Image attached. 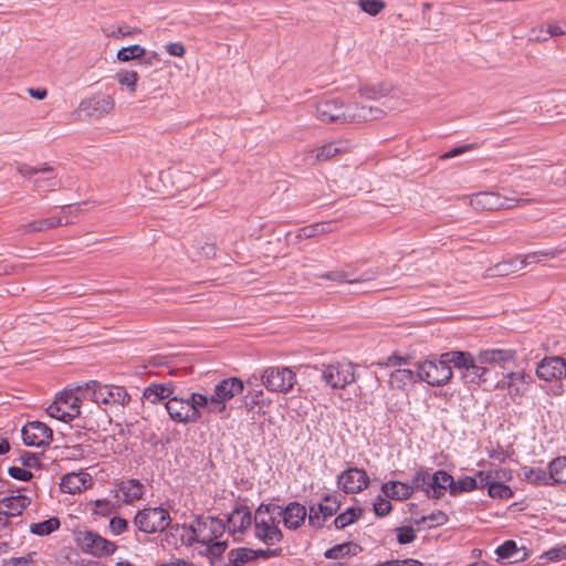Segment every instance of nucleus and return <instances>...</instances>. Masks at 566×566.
Segmentation results:
<instances>
[{
    "label": "nucleus",
    "mask_w": 566,
    "mask_h": 566,
    "mask_svg": "<svg viewBox=\"0 0 566 566\" xmlns=\"http://www.w3.org/2000/svg\"><path fill=\"white\" fill-rule=\"evenodd\" d=\"M453 350L441 355H430L422 363H418V378L431 387H441L449 384L453 377Z\"/></svg>",
    "instance_id": "nucleus-1"
},
{
    "label": "nucleus",
    "mask_w": 566,
    "mask_h": 566,
    "mask_svg": "<svg viewBox=\"0 0 566 566\" xmlns=\"http://www.w3.org/2000/svg\"><path fill=\"white\" fill-rule=\"evenodd\" d=\"M277 509V504L261 503L254 512V536L266 546L277 545L284 539V534L279 527L280 520L275 513Z\"/></svg>",
    "instance_id": "nucleus-2"
},
{
    "label": "nucleus",
    "mask_w": 566,
    "mask_h": 566,
    "mask_svg": "<svg viewBox=\"0 0 566 566\" xmlns=\"http://www.w3.org/2000/svg\"><path fill=\"white\" fill-rule=\"evenodd\" d=\"M451 359H454V368L460 371L467 387H481L488 381L490 368L479 361L480 352L474 355L468 350H453Z\"/></svg>",
    "instance_id": "nucleus-3"
},
{
    "label": "nucleus",
    "mask_w": 566,
    "mask_h": 566,
    "mask_svg": "<svg viewBox=\"0 0 566 566\" xmlns=\"http://www.w3.org/2000/svg\"><path fill=\"white\" fill-rule=\"evenodd\" d=\"M84 397L90 398L97 405H117L125 407L129 403L132 397L127 389L117 385H104L97 380H90L83 386H77Z\"/></svg>",
    "instance_id": "nucleus-4"
},
{
    "label": "nucleus",
    "mask_w": 566,
    "mask_h": 566,
    "mask_svg": "<svg viewBox=\"0 0 566 566\" xmlns=\"http://www.w3.org/2000/svg\"><path fill=\"white\" fill-rule=\"evenodd\" d=\"M413 488L422 492L428 499L438 501L447 491L450 492L452 475L444 470H437L430 473L427 469L420 468L412 476Z\"/></svg>",
    "instance_id": "nucleus-5"
},
{
    "label": "nucleus",
    "mask_w": 566,
    "mask_h": 566,
    "mask_svg": "<svg viewBox=\"0 0 566 566\" xmlns=\"http://www.w3.org/2000/svg\"><path fill=\"white\" fill-rule=\"evenodd\" d=\"M76 389L63 390L56 395L55 400L46 408V413L63 422H70L81 415V399Z\"/></svg>",
    "instance_id": "nucleus-6"
},
{
    "label": "nucleus",
    "mask_w": 566,
    "mask_h": 566,
    "mask_svg": "<svg viewBox=\"0 0 566 566\" xmlns=\"http://www.w3.org/2000/svg\"><path fill=\"white\" fill-rule=\"evenodd\" d=\"M171 523L169 512L163 506L146 507L137 511L134 524L145 534L164 532Z\"/></svg>",
    "instance_id": "nucleus-7"
},
{
    "label": "nucleus",
    "mask_w": 566,
    "mask_h": 566,
    "mask_svg": "<svg viewBox=\"0 0 566 566\" xmlns=\"http://www.w3.org/2000/svg\"><path fill=\"white\" fill-rule=\"evenodd\" d=\"M384 87L377 90L375 86L364 88V94L369 101L350 105L349 123L376 120L386 115V111L380 108L376 103L377 95H385Z\"/></svg>",
    "instance_id": "nucleus-8"
},
{
    "label": "nucleus",
    "mask_w": 566,
    "mask_h": 566,
    "mask_svg": "<svg viewBox=\"0 0 566 566\" xmlns=\"http://www.w3.org/2000/svg\"><path fill=\"white\" fill-rule=\"evenodd\" d=\"M350 105H345L340 97L327 96L315 104V115L317 119L325 124H345L349 123Z\"/></svg>",
    "instance_id": "nucleus-9"
},
{
    "label": "nucleus",
    "mask_w": 566,
    "mask_h": 566,
    "mask_svg": "<svg viewBox=\"0 0 566 566\" xmlns=\"http://www.w3.org/2000/svg\"><path fill=\"white\" fill-rule=\"evenodd\" d=\"M321 379L332 389H345L356 380L355 366L349 361L323 365Z\"/></svg>",
    "instance_id": "nucleus-10"
},
{
    "label": "nucleus",
    "mask_w": 566,
    "mask_h": 566,
    "mask_svg": "<svg viewBox=\"0 0 566 566\" xmlns=\"http://www.w3.org/2000/svg\"><path fill=\"white\" fill-rule=\"evenodd\" d=\"M115 107V101L111 95L96 93L83 98L75 114L81 119H99L109 114Z\"/></svg>",
    "instance_id": "nucleus-11"
},
{
    "label": "nucleus",
    "mask_w": 566,
    "mask_h": 566,
    "mask_svg": "<svg viewBox=\"0 0 566 566\" xmlns=\"http://www.w3.org/2000/svg\"><path fill=\"white\" fill-rule=\"evenodd\" d=\"M263 386L271 392L287 394L297 382L296 374L289 367L271 366L262 371Z\"/></svg>",
    "instance_id": "nucleus-12"
},
{
    "label": "nucleus",
    "mask_w": 566,
    "mask_h": 566,
    "mask_svg": "<svg viewBox=\"0 0 566 566\" xmlns=\"http://www.w3.org/2000/svg\"><path fill=\"white\" fill-rule=\"evenodd\" d=\"M244 390V382L239 377H229L214 386L213 395L210 396L211 413H223L227 402Z\"/></svg>",
    "instance_id": "nucleus-13"
},
{
    "label": "nucleus",
    "mask_w": 566,
    "mask_h": 566,
    "mask_svg": "<svg viewBox=\"0 0 566 566\" xmlns=\"http://www.w3.org/2000/svg\"><path fill=\"white\" fill-rule=\"evenodd\" d=\"M76 543L82 552L95 557L109 556L117 548L114 542L104 538L93 531L80 532L76 536Z\"/></svg>",
    "instance_id": "nucleus-14"
},
{
    "label": "nucleus",
    "mask_w": 566,
    "mask_h": 566,
    "mask_svg": "<svg viewBox=\"0 0 566 566\" xmlns=\"http://www.w3.org/2000/svg\"><path fill=\"white\" fill-rule=\"evenodd\" d=\"M342 506V501L336 494L326 493L322 496L318 504H313L308 510V525L319 530L324 526V522L335 515Z\"/></svg>",
    "instance_id": "nucleus-15"
},
{
    "label": "nucleus",
    "mask_w": 566,
    "mask_h": 566,
    "mask_svg": "<svg viewBox=\"0 0 566 566\" xmlns=\"http://www.w3.org/2000/svg\"><path fill=\"white\" fill-rule=\"evenodd\" d=\"M337 486L346 494H356L367 489L369 476L364 469L350 467L337 476Z\"/></svg>",
    "instance_id": "nucleus-16"
},
{
    "label": "nucleus",
    "mask_w": 566,
    "mask_h": 566,
    "mask_svg": "<svg viewBox=\"0 0 566 566\" xmlns=\"http://www.w3.org/2000/svg\"><path fill=\"white\" fill-rule=\"evenodd\" d=\"M23 443L28 447H45L53 440L52 429L41 421H29L22 430Z\"/></svg>",
    "instance_id": "nucleus-17"
},
{
    "label": "nucleus",
    "mask_w": 566,
    "mask_h": 566,
    "mask_svg": "<svg viewBox=\"0 0 566 566\" xmlns=\"http://www.w3.org/2000/svg\"><path fill=\"white\" fill-rule=\"evenodd\" d=\"M535 374L539 379L547 382L562 380L566 377V358L546 356L537 363Z\"/></svg>",
    "instance_id": "nucleus-18"
},
{
    "label": "nucleus",
    "mask_w": 566,
    "mask_h": 566,
    "mask_svg": "<svg viewBox=\"0 0 566 566\" xmlns=\"http://www.w3.org/2000/svg\"><path fill=\"white\" fill-rule=\"evenodd\" d=\"M480 359L481 364H485L486 367L499 366L503 369L507 368L511 364H515L517 357V350L513 348H486L481 349Z\"/></svg>",
    "instance_id": "nucleus-19"
},
{
    "label": "nucleus",
    "mask_w": 566,
    "mask_h": 566,
    "mask_svg": "<svg viewBox=\"0 0 566 566\" xmlns=\"http://www.w3.org/2000/svg\"><path fill=\"white\" fill-rule=\"evenodd\" d=\"M277 517H282L283 524L287 530L296 531L305 522L307 516L306 507L300 502H290L286 506L279 505L275 510Z\"/></svg>",
    "instance_id": "nucleus-20"
},
{
    "label": "nucleus",
    "mask_w": 566,
    "mask_h": 566,
    "mask_svg": "<svg viewBox=\"0 0 566 566\" xmlns=\"http://www.w3.org/2000/svg\"><path fill=\"white\" fill-rule=\"evenodd\" d=\"M228 530L231 533H245L254 524V514L248 506L238 505L227 516Z\"/></svg>",
    "instance_id": "nucleus-21"
},
{
    "label": "nucleus",
    "mask_w": 566,
    "mask_h": 566,
    "mask_svg": "<svg viewBox=\"0 0 566 566\" xmlns=\"http://www.w3.org/2000/svg\"><path fill=\"white\" fill-rule=\"evenodd\" d=\"M60 486L64 493H81L92 486V476L88 473H67L61 479Z\"/></svg>",
    "instance_id": "nucleus-22"
},
{
    "label": "nucleus",
    "mask_w": 566,
    "mask_h": 566,
    "mask_svg": "<svg viewBox=\"0 0 566 566\" xmlns=\"http://www.w3.org/2000/svg\"><path fill=\"white\" fill-rule=\"evenodd\" d=\"M31 504V499L23 494L11 495L0 501V514L18 516Z\"/></svg>",
    "instance_id": "nucleus-23"
},
{
    "label": "nucleus",
    "mask_w": 566,
    "mask_h": 566,
    "mask_svg": "<svg viewBox=\"0 0 566 566\" xmlns=\"http://www.w3.org/2000/svg\"><path fill=\"white\" fill-rule=\"evenodd\" d=\"M201 544L206 545V549L202 553L209 558L210 566H227L223 554L228 548L227 541H212L202 537Z\"/></svg>",
    "instance_id": "nucleus-24"
},
{
    "label": "nucleus",
    "mask_w": 566,
    "mask_h": 566,
    "mask_svg": "<svg viewBox=\"0 0 566 566\" xmlns=\"http://www.w3.org/2000/svg\"><path fill=\"white\" fill-rule=\"evenodd\" d=\"M118 492L122 493V500L126 504L134 503L143 497L145 493L144 484L136 479H128L117 484Z\"/></svg>",
    "instance_id": "nucleus-25"
},
{
    "label": "nucleus",
    "mask_w": 566,
    "mask_h": 566,
    "mask_svg": "<svg viewBox=\"0 0 566 566\" xmlns=\"http://www.w3.org/2000/svg\"><path fill=\"white\" fill-rule=\"evenodd\" d=\"M195 522L199 526H203V528H209L210 534L205 536L207 539L217 541L224 534L226 530L228 528L227 518L221 520L214 516H197Z\"/></svg>",
    "instance_id": "nucleus-26"
},
{
    "label": "nucleus",
    "mask_w": 566,
    "mask_h": 566,
    "mask_svg": "<svg viewBox=\"0 0 566 566\" xmlns=\"http://www.w3.org/2000/svg\"><path fill=\"white\" fill-rule=\"evenodd\" d=\"M471 202L479 209L493 211L503 208H510V205H505L500 196L495 192H479L473 196Z\"/></svg>",
    "instance_id": "nucleus-27"
},
{
    "label": "nucleus",
    "mask_w": 566,
    "mask_h": 566,
    "mask_svg": "<svg viewBox=\"0 0 566 566\" xmlns=\"http://www.w3.org/2000/svg\"><path fill=\"white\" fill-rule=\"evenodd\" d=\"M166 410L169 417L178 423H187L188 422V405L187 401L182 398L171 397L165 403Z\"/></svg>",
    "instance_id": "nucleus-28"
},
{
    "label": "nucleus",
    "mask_w": 566,
    "mask_h": 566,
    "mask_svg": "<svg viewBox=\"0 0 566 566\" xmlns=\"http://www.w3.org/2000/svg\"><path fill=\"white\" fill-rule=\"evenodd\" d=\"M417 381H419L418 363L416 364V370L398 368L391 371V386L396 385L398 388L405 389L407 386H411Z\"/></svg>",
    "instance_id": "nucleus-29"
},
{
    "label": "nucleus",
    "mask_w": 566,
    "mask_h": 566,
    "mask_svg": "<svg viewBox=\"0 0 566 566\" xmlns=\"http://www.w3.org/2000/svg\"><path fill=\"white\" fill-rule=\"evenodd\" d=\"M60 226H63L62 219L59 217H51L40 220H33L29 223L21 224L18 228V231H20L21 233H32L56 228Z\"/></svg>",
    "instance_id": "nucleus-30"
},
{
    "label": "nucleus",
    "mask_w": 566,
    "mask_h": 566,
    "mask_svg": "<svg viewBox=\"0 0 566 566\" xmlns=\"http://www.w3.org/2000/svg\"><path fill=\"white\" fill-rule=\"evenodd\" d=\"M551 485L566 483V455L557 457L548 463Z\"/></svg>",
    "instance_id": "nucleus-31"
},
{
    "label": "nucleus",
    "mask_w": 566,
    "mask_h": 566,
    "mask_svg": "<svg viewBox=\"0 0 566 566\" xmlns=\"http://www.w3.org/2000/svg\"><path fill=\"white\" fill-rule=\"evenodd\" d=\"M331 222H317L300 228L295 233L297 242L331 232Z\"/></svg>",
    "instance_id": "nucleus-32"
},
{
    "label": "nucleus",
    "mask_w": 566,
    "mask_h": 566,
    "mask_svg": "<svg viewBox=\"0 0 566 566\" xmlns=\"http://www.w3.org/2000/svg\"><path fill=\"white\" fill-rule=\"evenodd\" d=\"M61 527L59 517L53 516L45 521L32 523L30 525V533L36 536H48Z\"/></svg>",
    "instance_id": "nucleus-33"
},
{
    "label": "nucleus",
    "mask_w": 566,
    "mask_h": 566,
    "mask_svg": "<svg viewBox=\"0 0 566 566\" xmlns=\"http://www.w3.org/2000/svg\"><path fill=\"white\" fill-rule=\"evenodd\" d=\"M364 514V510L361 507H349L345 512L338 514L333 524L335 528L343 530L346 526L354 524L357 522Z\"/></svg>",
    "instance_id": "nucleus-34"
},
{
    "label": "nucleus",
    "mask_w": 566,
    "mask_h": 566,
    "mask_svg": "<svg viewBox=\"0 0 566 566\" xmlns=\"http://www.w3.org/2000/svg\"><path fill=\"white\" fill-rule=\"evenodd\" d=\"M360 551L359 545L353 542L337 544L325 552V557L329 559H338L348 555H356Z\"/></svg>",
    "instance_id": "nucleus-35"
},
{
    "label": "nucleus",
    "mask_w": 566,
    "mask_h": 566,
    "mask_svg": "<svg viewBox=\"0 0 566 566\" xmlns=\"http://www.w3.org/2000/svg\"><path fill=\"white\" fill-rule=\"evenodd\" d=\"M522 471L525 480L533 485H551L549 475L544 469L523 467Z\"/></svg>",
    "instance_id": "nucleus-36"
},
{
    "label": "nucleus",
    "mask_w": 566,
    "mask_h": 566,
    "mask_svg": "<svg viewBox=\"0 0 566 566\" xmlns=\"http://www.w3.org/2000/svg\"><path fill=\"white\" fill-rule=\"evenodd\" d=\"M476 489H479V483L474 476H464L463 479H460L458 482H455L454 478L452 476L450 495L458 496L463 492H472Z\"/></svg>",
    "instance_id": "nucleus-37"
},
{
    "label": "nucleus",
    "mask_w": 566,
    "mask_h": 566,
    "mask_svg": "<svg viewBox=\"0 0 566 566\" xmlns=\"http://www.w3.org/2000/svg\"><path fill=\"white\" fill-rule=\"evenodd\" d=\"M120 86H125L130 93H135L139 75L136 71L120 70L115 75Z\"/></svg>",
    "instance_id": "nucleus-38"
},
{
    "label": "nucleus",
    "mask_w": 566,
    "mask_h": 566,
    "mask_svg": "<svg viewBox=\"0 0 566 566\" xmlns=\"http://www.w3.org/2000/svg\"><path fill=\"white\" fill-rule=\"evenodd\" d=\"M146 54V50L139 44H133L122 48L117 52V59L120 62H128L132 60H142Z\"/></svg>",
    "instance_id": "nucleus-39"
},
{
    "label": "nucleus",
    "mask_w": 566,
    "mask_h": 566,
    "mask_svg": "<svg viewBox=\"0 0 566 566\" xmlns=\"http://www.w3.org/2000/svg\"><path fill=\"white\" fill-rule=\"evenodd\" d=\"M415 491L412 481L410 483L391 481V500H407Z\"/></svg>",
    "instance_id": "nucleus-40"
},
{
    "label": "nucleus",
    "mask_w": 566,
    "mask_h": 566,
    "mask_svg": "<svg viewBox=\"0 0 566 566\" xmlns=\"http://www.w3.org/2000/svg\"><path fill=\"white\" fill-rule=\"evenodd\" d=\"M488 494L492 499L509 500L514 496L512 489L504 482H492L488 488Z\"/></svg>",
    "instance_id": "nucleus-41"
},
{
    "label": "nucleus",
    "mask_w": 566,
    "mask_h": 566,
    "mask_svg": "<svg viewBox=\"0 0 566 566\" xmlns=\"http://www.w3.org/2000/svg\"><path fill=\"white\" fill-rule=\"evenodd\" d=\"M357 3L361 11L373 17L377 15L387 7L384 0H358Z\"/></svg>",
    "instance_id": "nucleus-42"
},
{
    "label": "nucleus",
    "mask_w": 566,
    "mask_h": 566,
    "mask_svg": "<svg viewBox=\"0 0 566 566\" xmlns=\"http://www.w3.org/2000/svg\"><path fill=\"white\" fill-rule=\"evenodd\" d=\"M495 553L499 556V559H507L520 554L521 549L517 547L515 541L507 539L496 548Z\"/></svg>",
    "instance_id": "nucleus-43"
},
{
    "label": "nucleus",
    "mask_w": 566,
    "mask_h": 566,
    "mask_svg": "<svg viewBox=\"0 0 566 566\" xmlns=\"http://www.w3.org/2000/svg\"><path fill=\"white\" fill-rule=\"evenodd\" d=\"M314 153L318 161H326L334 158L339 153V148L335 144L329 143L316 148Z\"/></svg>",
    "instance_id": "nucleus-44"
},
{
    "label": "nucleus",
    "mask_w": 566,
    "mask_h": 566,
    "mask_svg": "<svg viewBox=\"0 0 566 566\" xmlns=\"http://www.w3.org/2000/svg\"><path fill=\"white\" fill-rule=\"evenodd\" d=\"M187 401L188 408L197 407V408H206L209 412H211V401L210 396L192 392L189 398L185 399Z\"/></svg>",
    "instance_id": "nucleus-45"
},
{
    "label": "nucleus",
    "mask_w": 566,
    "mask_h": 566,
    "mask_svg": "<svg viewBox=\"0 0 566 566\" xmlns=\"http://www.w3.org/2000/svg\"><path fill=\"white\" fill-rule=\"evenodd\" d=\"M168 527L169 531L166 533L165 541L168 543V545L178 547L180 544V535L186 531V524H170Z\"/></svg>",
    "instance_id": "nucleus-46"
},
{
    "label": "nucleus",
    "mask_w": 566,
    "mask_h": 566,
    "mask_svg": "<svg viewBox=\"0 0 566 566\" xmlns=\"http://www.w3.org/2000/svg\"><path fill=\"white\" fill-rule=\"evenodd\" d=\"M500 389H507L509 396L515 400V398H522L525 395L526 387L521 388L516 382L513 380L505 379L497 384L496 386Z\"/></svg>",
    "instance_id": "nucleus-47"
},
{
    "label": "nucleus",
    "mask_w": 566,
    "mask_h": 566,
    "mask_svg": "<svg viewBox=\"0 0 566 566\" xmlns=\"http://www.w3.org/2000/svg\"><path fill=\"white\" fill-rule=\"evenodd\" d=\"M321 279L335 281L337 283H355L358 280L350 277V274L345 271H329L319 275Z\"/></svg>",
    "instance_id": "nucleus-48"
},
{
    "label": "nucleus",
    "mask_w": 566,
    "mask_h": 566,
    "mask_svg": "<svg viewBox=\"0 0 566 566\" xmlns=\"http://www.w3.org/2000/svg\"><path fill=\"white\" fill-rule=\"evenodd\" d=\"M397 542L400 545H407L412 543L417 535L412 526H401L396 530Z\"/></svg>",
    "instance_id": "nucleus-49"
},
{
    "label": "nucleus",
    "mask_w": 566,
    "mask_h": 566,
    "mask_svg": "<svg viewBox=\"0 0 566 566\" xmlns=\"http://www.w3.org/2000/svg\"><path fill=\"white\" fill-rule=\"evenodd\" d=\"M116 505L109 500L101 499L94 502V513L101 516H108L116 512Z\"/></svg>",
    "instance_id": "nucleus-50"
},
{
    "label": "nucleus",
    "mask_w": 566,
    "mask_h": 566,
    "mask_svg": "<svg viewBox=\"0 0 566 566\" xmlns=\"http://www.w3.org/2000/svg\"><path fill=\"white\" fill-rule=\"evenodd\" d=\"M18 171L24 176V177H31L38 172H42V174H53L54 169L53 167L49 166L48 164H44L42 167L38 168V167H32V166H29L27 164H21L19 165L18 167Z\"/></svg>",
    "instance_id": "nucleus-51"
},
{
    "label": "nucleus",
    "mask_w": 566,
    "mask_h": 566,
    "mask_svg": "<svg viewBox=\"0 0 566 566\" xmlns=\"http://www.w3.org/2000/svg\"><path fill=\"white\" fill-rule=\"evenodd\" d=\"M252 554H253L254 560H256L258 558L270 559L273 557L282 556L283 548H281V547L272 548V546H268V548H265V549H262V548L252 549Z\"/></svg>",
    "instance_id": "nucleus-52"
},
{
    "label": "nucleus",
    "mask_w": 566,
    "mask_h": 566,
    "mask_svg": "<svg viewBox=\"0 0 566 566\" xmlns=\"http://www.w3.org/2000/svg\"><path fill=\"white\" fill-rule=\"evenodd\" d=\"M427 518L429 521L427 528L442 526L449 522L448 514L441 510H437L430 513L429 515H427Z\"/></svg>",
    "instance_id": "nucleus-53"
},
{
    "label": "nucleus",
    "mask_w": 566,
    "mask_h": 566,
    "mask_svg": "<svg viewBox=\"0 0 566 566\" xmlns=\"http://www.w3.org/2000/svg\"><path fill=\"white\" fill-rule=\"evenodd\" d=\"M504 378L513 380L516 384L520 382L522 385H525L526 387L534 381L532 375L525 371H510L504 376Z\"/></svg>",
    "instance_id": "nucleus-54"
},
{
    "label": "nucleus",
    "mask_w": 566,
    "mask_h": 566,
    "mask_svg": "<svg viewBox=\"0 0 566 566\" xmlns=\"http://www.w3.org/2000/svg\"><path fill=\"white\" fill-rule=\"evenodd\" d=\"M20 463L25 468H41L40 458L32 452L22 451L19 458Z\"/></svg>",
    "instance_id": "nucleus-55"
},
{
    "label": "nucleus",
    "mask_w": 566,
    "mask_h": 566,
    "mask_svg": "<svg viewBox=\"0 0 566 566\" xmlns=\"http://www.w3.org/2000/svg\"><path fill=\"white\" fill-rule=\"evenodd\" d=\"M541 557L549 562H558L566 559V545L560 547H552L551 549L546 551Z\"/></svg>",
    "instance_id": "nucleus-56"
},
{
    "label": "nucleus",
    "mask_w": 566,
    "mask_h": 566,
    "mask_svg": "<svg viewBox=\"0 0 566 566\" xmlns=\"http://www.w3.org/2000/svg\"><path fill=\"white\" fill-rule=\"evenodd\" d=\"M156 387H158L157 384H153L146 387L143 391L142 398L148 400L151 403H157L160 400L165 399L163 394L158 389H156Z\"/></svg>",
    "instance_id": "nucleus-57"
},
{
    "label": "nucleus",
    "mask_w": 566,
    "mask_h": 566,
    "mask_svg": "<svg viewBox=\"0 0 566 566\" xmlns=\"http://www.w3.org/2000/svg\"><path fill=\"white\" fill-rule=\"evenodd\" d=\"M476 147H478V144H475V143L454 147V148L450 149L449 151L444 153L443 155H441L440 159H442V160L450 159V158L460 156L467 151L473 150Z\"/></svg>",
    "instance_id": "nucleus-58"
},
{
    "label": "nucleus",
    "mask_w": 566,
    "mask_h": 566,
    "mask_svg": "<svg viewBox=\"0 0 566 566\" xmlns=\"http://www.w3.org/2000/svg\"><path fill=\"white\" fill-rule=\"evenodd\" d=\"M109 528L114 535H120L128 530V522L119 516L112 517L109 521Z\"/></svg>",
    "instance_id": "nucleus-59"
},
{
    "label": "nucleus",
    "mask_w": 566,
    "mask_h": 566,
    "mask_svg": "<svg viewBox=\"0 0 566 566\" xmlns=\"http://www.w3.org/2000/svg\"><path fill=\"white\" fill-rule=\"evenodd\" d=\"M8 473L11 478L23 482H28L33 478V473L31 471L20 467H10L8 469Z\"/></svg>",
    "instance_id": "nucleus-60"
},
{
    "label": "nucleus",
    "mask_w": 566,
    "mask_h": 566,
    "mask_svg": "<svg viewBox=\"0 0 566 566\" xmlns=\"http://www.w3.org/2000/svg\"><path fill=\"white\" fill-rule=\"evenodd\" d=\"M374 512L377 516H386L389 514V500L378 495L374 502Z\"/></svg>",
    "instance_id": "nucleus-61"
},
{
    "label": "nucleus",
    "mask_w": 566,
    "mask_h": 566,
    "mask_svg": "<svg viewBox=\"0 0 566 566\" xmlns=\"http://www.w3.org/2000/svg\"><path fill=\"white\" fill-rule=\"evenodd\" d=\"M489 472H491V474H492V478H491L492 482H504V481L511 480V478H512L510 470L506 471L503 469H497V470H489Z\"/></svg>",
    "instance_id": "nucleus-62"
},
{
    "label": "nucleus",
    "mask_w": 566,
    "mask_h": 566,
    "mask_svg": "<svg viewBox=\"0 0 566 566\" xmlns=\"http://www.w3.org/2000/svg\"><path fill=\"white\" fill-rule=\"evenodd\" d=\"M166 50L167 52L171 55V56H178V57H181L185 55V52H186V49L182 43L180 42H172V43H168L166 45Z\"/></svg>",
    "instance_id": "nucleus-63"
},
{
    "label": "nucleus",
    "mask_w": 566,
    "mask_h": 566,
    "mask_svg": "<svg viewBox=\"0 0 566 566\" xmlns=\"http://www.w3.org/2000/svg\"><path fill=\"white\" fill-rule=\"evenodd\" d=\"M391 566H424L422 562L415 558H405V559H392Z\"/></svg>",
    "instance_id": "nucleus-64"
}]
</instances>
